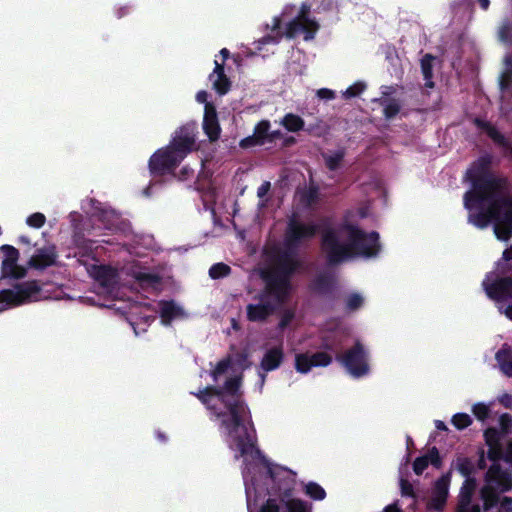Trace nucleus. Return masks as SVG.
<instances>
[{
    "instance_id": "f257e3e1",
    "label": "nucleus",
    "mask_w": 512,
    "mask_h": 512,
    "mask_svg": "<svg viewBox=\"0 0 512 512\" xmlns=\"http://www.w3.org/2000/svg\"><path fill=\"white\" fill-rule=\"evenodd\" d=\"M492 156H480L466 172L472 188L463 197L464 207L476 213H469L468 222L478 229H485L491 223L495 237L502 242L512 238V192L507 178L496 176L491 171Z\"/></svg>"
},
{
    "instance_id": "f03ea898",
    "label": "nucleus",
    "mask_w": 512,
    "mask_h": 512,
    "mask_svg": "<svg viewBox=\"0 0 512 512\" xmlns=\"http://www.w3.org/2000/svg\"><path fill=\"white\" fill-rule=\"evenodd\" d=\"M241 378H228L223 387L206 386L195 396L220 420L227 436L231 439V448H235L240 457L259 459L260 449L257 447L256 430L251 412L240 391Z\"/></svg>"
},
{
    "instance_id": "7ed1b4c3",
    "label": "nucleus",
    "mask_w": 512,
    "mask_h": 512,
    "mask_svg": "<svg viewBox=\"0 0 512 512\" xmlns=\"http://www.w3.org/2000/svg\"><path fill=\"white\" fill-rule=\"evenodd\" d=\"M379 233L365 232L354 224L340 229L326 227L321 232V249L329 266H336L355 257H376L381 245Z\"/></svg>"
},
{
    "instance_id": "20e7f679",
    "label": "nucleus",
    "mask_w": 512,
    "mask_h": 512,
    "mask_svg": "<svg viewBox=\"0 0 512 512\" xmlns=\"http://www.w3.org/2000/svg\"><path fill=\"white\" fill-rule=\"evenodd\" d=\"M482 287L489 299L497 303L511 302L498 309L512 321V245L503 251L495 270L486 274Z\"/></svg>"
},
{
    "instance_id": "39448f33",
    "label": "nucleus",
    "mask_w": 512,
    "mask_h": 512,
    "mask_svg": "<svg viewBox=\"0 0 512 512\" xmlns=\"http://www.w3.org/2000/svg\"><path fill=\"white\" fill-rule=\"evenodd\" d=\"M335 359L354 378H361L370 371L369 352L359 340L344 353H337Z\"/></svg>"
},
{
    "instance_id": "423d86ee",
    "label": "nucleus",
    "mask_w": 512,
    "mask_h": 512,
    "mask_svg": "<svg viewBox=\"0 0 512 512\" xmlns=\"http://www.w3.org/2000/svg\"><path fill=\"white\" fill-rule=\"evenodd\" d=\"M319 231V226L313 222H302L298 215L293 213L287 222L284 233V248L299 250L301 244L314 238Z\"/></svg>"
},
{
    "instance_id": "0eeeda50",
    "label": "nucleus",
    "mask_w": 512,
    "mask_h": 512,
    "mask_svg": "<svg viewBox=\"0 0 512 512\" xmlns=\"http://www.w3.org/2000/svg\"><path fill=\"white\" fill-rule=\"evenodd\" d=\"M268 474L272 480L269 493L278 497L280 502L292 498L296 486V473L279 465L269 466Z\"/></svg>"
},
{
    "instance_id": "6e6552de",
    "label": "nucleus",
    "mask_w": 512,
    "mask_h": 512,
    "mask_svg": "<svg viewBox=\"0 0 512 512\" xmlns=\"http://www.w3.org/2000/svg\"><path fill=\"white\" fill-rule=\"evenodd\" d=\"M264 280V289L256 294L254 299L268 300V298H272L276 307L285 304L291 293V281L272 273L265 275Z\"/></svg>"
},
{
    "instance_id": "1a4fd4ad",
    "label": "nucleus",
    "mask_w": 512,
    "mask_h": 512,
    "mask_svg": "<svg viewBox=\"0 0 512 512\" xmlns=\"http://www.w3.org/2000/svg\"><path fill=\"white\" fill-rule=\"evenodd\" d=\"M183 159L169 148L158 149L149 159L148 167L150 174L154 177H161L167 174H173Z\"/></svg>"
},
{
    "instance_id": "9d476101",
    "label": "nucleus",
    "mask_w": 512,
    "mask_h": 512,
    "mask_svg": "<svg viewBox=\"0 0 512 512\" xmlns=\"http://www.w3.org/2000/svg\"><path fill=\"white\" fill-rule=\"evenodd\" d=\"M308 13L309 7L303 5L299 15L287 24L285 31L287 38H294L298 34L303 33L304 40L309 41L314 39L320 26L315 20L308 17Z\"/></svg>"
},
{
    "instance_id": "9b49d317",
    "label": "nucleus",
    "mask_w": 512,
    "mask_h": 512,
    "mask_svg": "<svg viewBox=\"0 0 512 512\" xmlns=\"http://www.w3.org/2000/svg\"><path fill=\"white\" fill-rule=\"evenodd\" d=\"M197 126L195 123H187L179 127L168 144L169 148L184 158L194 150L196 145Z\"/></svg>"
},
{
    "instance_id": "f8f14e48",
    "label": "nucleus",
    "mask_w": 512,
    "mask_h": 512,
    "mask_svg": "<svg viewBox=\"0 0 512 512\" xmlns=\"http://www.w3.org/2000/svg\"><path fill=\"white\" fill-rule=\"evenodd\" d=\"M298 251L291 248H285L275 259V271L272 273L279 277H284L291 281V277L301 267L300 260L297 259Z\"/></svg>"
},
{
    "instance_id": "ddd939ff",
    "label": "nucleus",
    "mask_w": 512,
    "mask_h": 512,
    "mask_svg": "<svg viewBox=\"0 0 512 512\" xmlns=\"http://www.w3.org/2000/svg\"><path fill=\"white\" fill-rule=\"evenodd\" d=\"M4 253L2 261V275L4 277H11L14 279L23 278L26 275V269L17 265L19 259V251L11 245H3L1 247Z\"/></svg>"
},
{
    "instance_id": "4468645a",
    "label": "nucleus",
    "mask_w": 512,
    "mask_h": 512,
    "mask_svg": "<svg viewBox=\"0 0 512 512\" xmlns=\"http://www.w3.org/2000/svg\"><path fill=\"white\" fill-rule=\"evenodd\" d=\"M485 481V485H492L500 492H506L512 488L511 474L498 463H493L489 467L485 475Z\"/></svg>"
},
{
    "instance_id": "2eb2a0df",
    "label": "nucleus",
    "mask_w": 512,
    "mask_h": 512,
    "mask_svg": "<svg viewBox=\"0 0 512 512\" xmlns=\"http://www.w3.org/2000/svg\"><path fill=\"white\" fill-rule=\"evenodd\" d=\"M58 258L57 249L54 245L37 249L35 254L29 259V267L36 270H44L56 265Z\"/></svg>"
},
{
    "instance_id": "dca6fc26",
    "label": "nucleus",
    "mask_w": 512,
    "mask_h": 512,
    "mask_svg": "<svg viewBox=\"0 0 512 512\" xmlns=\"http://www.w3.org/2000/svg\"><path fill=\"white\" fill-rule=\"evenodd\" d=\"M474 124L477 128L486 132L488 137L498 146L504 149V155L512 159V144L506 139V137L498 131V129L486 120L476 118Z\"/></svg>"
},
{
    "instance_id": "f3484780",
    "label": "nucleus",
    "mask_w": 512,
    "mask_h": 512,
    "mask_svg": "<svg viewBox=\"0 0 512 512\" xmlns=\"http://www.w3.org/2000/svg\"><path fill=\"white\" fill-rule=\"evenodd\" d=\"M276 305L270 300H258L246 306V318L249 322H265L274 314Z\"/></svg>"
},
{
    "instance_id": "a211bd4d",
    "label": "nucleus",
    "mask_w": 512,
    "mask_h": 512,
    "mask_svg": "<svg viewBox=\"0 0 512 512\" xmlns=\"http://www.w3.org/2000/svg\"><path fill=\"white\" fill-rule=\"evenodd\" d=\"M203 130L211 142L220 138L221 127L218 121L216 107L213 103H206L204 107Z\"/></svg>"
},
{
    "instance_id": "6ab92c4d",
    "label": "nucleus",
    "mask_w": 512,
    "mask_h": 512,
    "mask_svg": "<svg viewBox=\"0 0 512 512\" xmlns=\"http://www.w3.org/2000/svg\"><path fill=\"white\" fill-rule=\"evenodd\" d=\"M337 279L331 272H321L317 274L309 284L311 292L318 295L332 294L336 288Z\"/></svg>"
},
{
    "instance_id": "aec40b11",
    "label": "nucleus",
    "mask_w": 512,
    "mask_h": 512,
    "mask_svg": "<svg viewBox=\"0 0 512 512\" xmlns=\"http://www.w3.org/2000/svg\"><path fill=\"white\" fill-rule=\"evenodd\" d=\"M451 473L448 472L438 478L434 485L433 497L431 505L434 509L440 510L443 508L448 497V490L450 484Z\"/></svg>"
},
{
    "instance_id": "412c9836",
    "label": "nucleus",
    "mask_w": 512,
    "mask_h": 512,
    "mask_svg": "<svg viewBox=\"0 0 512 512\" xmlns=\"http://www.w3.org/2000/svg\"><path fill=\"white\" fill-rule=\"evenodd\" d=\"M284 360V351L281 345L268 349L260 362V367L265 372H271L280 367Z\"/></svg>"
},
{
    "instance_id": "4be33fe9",
    "label": "nucleus",
    "mask_w": 512,
    "mask_h": 512,
    "mask_svg": "<svg viewBox=\"0 0 512 512\" xmlns=\"http://www.w3.org/2000/svg\"><path fill=\"white\" fill-rule=\"evenodd\" d=\"M280 124L288 131V132H299L302 130H305L309 134L313 133L314 131V125H309L307 128H305V122L304 120L297 114L294 113H287L284 115L282 120L280 121Z\"/></svg>"
},
{
    "instance_id": "5701e85b",
    "label": "nucleus",
    "mask_w": 512,
    "mask_h": 512,
    "mask_svg": "<svg viewBox=\"0 0 512 512\" xmlns=\"http://www.w3.org/2000/svg\"><path fill=\"white\" fill-rule=\"evenodd\" d=\"M19 303L36 298L41 291V287L36 280L25 281L15 286Z\"/></svg>"
},
{
    "instance_id": "b1692460",
    "label": "nucleus",
    "mask_w": 512,
    "mask_h": 512,
    "mask_svg": "<svg viewBox=\"0 0 512 512\" xmlns=\"http://www.w3.org/2000/svg\"><path fill=\"white\" fill-rule=\"evenodd\" d=\"M501 371L508 377H512V349L504 344L495 355Z\"/></svg>"
},
{
    "instance_id": "393cba45",
    "label": "nucleus",
    "mask_w": 512,
    "mask_h": 512,
    "mask_svg": "<svg viewBox=\"0 0 512 512\" xmlns=\"http://www.w3.org/2000/svg\"><path fill=\"white\" fill-rule=\"evenodd\" d=\"M116 271L110 266L100 265L95 271V280L104 288H110L116 283Z\"/></svg>"
},
{
    "instance_id": "a878e982",
    "label": "nucleus",
    "mask_w": 512,
    "mask_h": 512,
    "mask_svg": "<svg viewBox=\"0 0 512 512\" xmlns=\"http://www.w3.org/2000/svg\"><path fill=\"white\" fill-rule=\"evenodd\" d=\"M182 314V308L177 306L174 301H162L160 303V317L165 325L171 323L173 319Z\"/></svg>"
},
{
    "instance_id": "bb28decb",
    "label": "nucleus",
    "mask_w": 512,
    "mask_h": 512,
    "mask_svg": "<svg viewBox=\"0 0 512 512\" xmlns=\"http://www.w3.org/2000/svg\"><path fill=\"white\" fill-rule=\"evenodd\" d=\"M500 491L492 485H484L480 490L481 499L483 500L484 511H489L499 502Z\"/></svg>"
},
{
    "instance_id": "cd10ccee",
    "label": "nucleus",
    "mask_w": 512,
    "mask_h": 512,
    "mask_svg": "<svg viewBox=\"0 0 512 512\" xmlns=\"http://www.w3.org/2000/svg\"><path fill=\"white\" fill-rule=\"evenodd\" d=\"M435 57L432 54H426L421 59V71L425 80V87L433 88L435 83L433 82V61Z\"/></svg>"
},
{
    "instance_id": "c85d7f7f",
    "label": "nucleus",
    "mask_w": 512,
    "mask_h": 512,
    "mask_svg": "<svg viewBox=\"0 0 512 512\" xmlns=\"http://www.w3.org/2000/svg\"><path fill=\"white\" fill-rule=\"evenodd\" d=\"M477 483L476 479L468 477L465 479L461 490H460V504L462 506H468L471 504L472 496L475 492Z\"/></svg>"
},
{
    "instance_id": "c756f323",
    "label": "nucleus",
    "mask_w": 512,
    "mask_h": 512,
    "mask_svg": "<svg viewBox=\"0 0 512 512\" xmlns=\"http://www.w3.org/2000/svg\"><path fill=\"white\" fill-rule=\"evenodd\" d=\"M320 348L325 352H336L339 353L342 348V341L333 334H325L320 338Z\"/></svg>"
},
{
    "instance_id": "7c9ffc66",
    "label": "nucleus",
    "mask_w": 512,
    "mask_h": 512,
    "mask_svg": "<svg viewBox=\"0 0 512 512\" xmlns=\"http://www.w3.org/2000/svg\"><path fill=\"white\" fill-rule=\"evenodd\" d=\"M345 149H338L331 155H325L323 154V158L325 161V166L330 171H336L340 168L341 162L343 161L345 157Z\"/></svg>"
},
{
    "instance_id": "2f4dec72",
    "label": "nucleus",
    "mask_w": 512,
    "mask_h": 512,
    "mask_svg": "<svg viewBox=\"0 0 512 512\" xmlns=\"http://www.w3.org/2000/svg\"><path fill=\"white\" fill-rule=\"evenodd\" d=\"M319 199V186L312 180L307 189L301 195V202L310 207L317 203Z\"/></svg>"
},
{
    "instance_id": "473e14b6",
    "label": "nucleus",
    "mask_w": 512,
    "mask_h": 512,
    "mask_svg": "<svg viewBox=\"0 0 512 512\" xmlns=\"http://www.w3.org/2000/svg\"><path fill=\"white\" fill-rule=\"evenodd\" d=\"M380 103L384 106L383 115L387 120L395 118L401 110L400 104L394 98L380 99Z\"/></svg>"
},
{
    "instance_id": "72a5a7b5",
    "label": "nucleus",
    "mask_w": 512,
    "mask_h": 512,
    "mask_svg": "<svg viewBox=\"0 0 512 512\" xmlns=\"http://www.w3.org/2000/svg\"><path fill=\"white\" fill-rule=\"evenodd\" d=\"M211 81L213 82V89L220 96L226 95L232 86V82L226 74L216 75Z\"/></svg>"
},
{
    "instance_id": "f704fd0d",
    "label": "nucleus",
    "mask_w": 512,
    "mask_h": 512,
    "mask_svg": "<svg viewBox=\"0 0 512 512\" xmlns=\"http://www.w3.org/2000/svg\"><path fill=\"white\" fill-rule=\"evenodd\" d=\"M305 494L313 500L321 501L326 497V491L316 482H308L304 487Z\"/></svg>"
},
{
    "instance_id": "c9c22d12",
    "label": "nucleus",
    "mask_w": 512,
    "mask_h": 512,
    "mask_svg": "<svg viewBox=\"0 0 512 512\" xmlns=\"http://www.w3.org/2000/svg\"><path fill=\"white\" fill-rule=\"evenodd\" d=\"M311 357L308 353H299L295 356V369L297 372L306 374L312 368Z\"/></svg>"
},
{
    "instance_id": "e433bc0d",
    "label": "nucleus",
    "mask_w": 512,
    "mask_h": 512,
    "mask_svg": "<svg viewBox=\"0 0 512 512\" xmlns=\"http://www.w3.org/2000/svg\"><path fill=\"white\" fill-rule=\"evenodd\" d=\"M231 267L223 262L213 264L209 269V276L212 279H220L230 275Z\"/></svg>"
},
{
    "instance_id": "4c0bfd02",
    "label": "nucleus",
    "mask_w": 512,
    "mask_h": 512,
    "mask_svg": "<svg viewBox=\"0 0 512 512\" xmlns=\"http://www.w3.org/2000/svg\"><path fill=\"white\" fill-rule=\"evenodd\" d=\"M283 503L285 504L287 512H311L308 504L301 499L291 498Z\"/></svg>"
},
{
    "instance_id": "58836bf2",
    "label": "nucleus",
    "mask_w": 512,
    "mask_h": 512,
    "mask_svg": "<svg viewBox=\"0 0 512 512\" xmlns=\"http://www.w3.org/2000/svg\"><path fill=\"white\" fill-rule=\"evenodd\" d=\"M313 367H327L332 363V356L325 352L320 351L310 355Z\"/></svg>"
},
{
    "instance_id": "ea45409f",
    "label": "nucleus",
    "mask_w": 512,
    "mask_h": 512,
    "mask_svg": "<svg viewBox=\"0 0 512 512\" xmlns=\"http://www.w3.org/2000/svg\"><path fill=\"white\" fill-rule=\"evenodd\" d=\"M270 130V122L268 120H261L258 122L254 128V134L260 143H265L268 138V133Z\"/></svg>"
},
{
    "instance_id": "a19ab883",
    "label": "nucleus",
    "mask_w": 512,
    "mask_h": 512,
    "mask_svg": "<svg viewBox=\"0 0 512 512\" xmlns=\"http://www.w3.org/2000/svg\"><path fill=\"white\" fill-rule=\"evenodd\" d=\"M364 298L359 293H351L345 300L346 309L348 311H356L363 306Z\"/></svg>"
},
{
    "instance_id": "79ce46f5",
    "label": "nucleus",
    "mask_w": 512,
    "mask_h": 512,
    "mask_svg": "<svg viewBox=\"0 0 512 512\" xmlns=\"http://www.w3.org/2000/svg\"><path fill=\"white\" fill-rule=\"evenodd\" d=\"M457 470L464 477H470L474 470L472 461L468 457H459L457 459Z\"/></svg>"
},
{
    "instance_id": "37998d69",
    "label": "nucleus",
    "mask_w": 512,
    "mask_h": 512,
    "mask_svg": "<svg viewBox=\"0 0 512 512\" xmlns=\"http://www.w3.org/2000/svg\"><path fill=\"white\" fill-rule=\"evenodd\" d=\"M0 303L6 305H19L16 289H4L0 291Z\"/></svg>"
},
{
    "instance_id": "c03bdc74",
    "label": "nucleus",
    "mask_w": 512,
    "mask_h": 512,
    "mask_svg": "<svg viewBox=\"0 0 512 512\" xmlns=\"http://www.w3.org/2000/svg\"><path fill=\"white\" fill-rule=\"evenodd\" d=\"M451 422L458 430H463L471 425L472 419L466 413H457L453 415Z\"/></svg>"
},
{
    "instance_id": "a18cd8bd",
    "label": "nucleus",
    "mask_w": 512,
    "mask_h": 512,
    "mask_svg": "<svg viewBox=\"0 0 512 512\" xmlns=\"http://www.w3.org/2000/svg\"><path fill=\"white\" fill-rule=\"evenodd\" d=\"M425 456L428 457V463L436 469H440L442 467L443 461L437 447L433 446L430 448Z\"/></svg>"
},
{
    "instance_id": "49530a36",
    "label": "nucleus",
    "mask_w": 512,
    "mask_h": 512,
    "mask_svg": "<svg viewBox=\"0 0 512 512\" xmlns=\"http://www.w3.org/2000/svg\"><path fill=\"white\" fill-rule=\"evenodd\" d=\"M425 456L428 457V463L436 469H440L442 467L443 461L437 447L433 446L430 448Z\"/></svg>"
},
{
    "instance_id": "de8ad7c7",
    "label": "nucleus",
    "mask_w": 512,
    "mask_h": 512,
    "mask_svg": "<svg viewBox=\"0 0 512 512\" xmlns=\"http://www.w3.org/2000/svg\"><path fill=\"white\" fill-rule=\"evenodd\" d=\"M366 89V85L363 82H356L349 86L343 93L344 98L351 99L359 96Z\"/></svg>"
},
{
    "instance_id": "09e8293b",
    "label": "nucleus",
    "mask_w": 512,
    "mask_h": 512,
    "mask_svg": "<svg viewBox=\"0 0 512 512\" xmlns=\"http://www.w3.org/2000/svg\"><path fill=\"white\" fill-rule=\"evenodd\" d=\"M231 366V361L229 358H225L220 360L215 368L211 372V376L216 381L218 376L224 374Z\"/></svg>"
},
{
    "instance_id": "8fccbe9b",
    "label": "nucleus",
    "mask_w": 512,
    "mask_h": 512,
    "mask_svg": "<svg viewBox=\"0 0 512 512\" xmlns=\"http://www.w3.org/2000/svg\"><path fill=\"white\" fill-rule=\"evenodd\" d=\"M45 221H46L45 215L40 213V212H36V213L31 214L27 218L26 223L30 227L39 229V228H41L45 224Z\"/></svg>"
},
{
    "instance_id": "3c124183",
    "label": "nucleus",
    "mask_w": 512,
    "mask_h": 512,
    "mask_svg": "<svg viewBox=\"0 0 512 512\" xmlns=\"http://www.w3.org/2000/svg\"><path fill=\"white\" fill-rule=\"evenodd\" d=\"M136 279L141 283L150 285L158 284L161 282V277L154 273L140 272L137 274Z\"/></svg>"
},
{
    "instance_id": "603ef678",
    "label": "nucleus",
    "mask_w": 512,
    "mask_h": 512,
    "mask_svg": "<svg viewBox=\"0 0 512 512\" xmlns=\"http://www.w3.org/2000/svg\"><path fill=\"white\" fill-rule=\"evenodd\" d=\"M428 465V457L425 455L419 456L413 462V471L416 475H422Z\"/></svg>"
},
{
    "instance_id": "864d4df0",
    "label": "nucleus",
    "mask_w": 512,
    "mask_h": 512,
    "mask_svg": "<svg viewBox=\"0 0 512 512\" xmlns=\"http://www.w3.org/2000/svg\"><path fill=\"white\" fill-rule=\"evenodd\" d=\"M473 413L478 420L484 421L489 416V408L483 403H477L473 406Z\"/></svg>"
},
{
    "instance_id": "5fc2aeb1",
    "label": "nucleus",
    "mask_w": 512,
    "mask_h": 512,
    "mask_svg": "<svg viewBox=\"0 0 512 512\" xmlns=\"http://www.w3.org/2000/svg\"><path fill=\"white\" fill-rule=\"evenodd\" d=\"M486 443L489 447L498 446L499 436L496 429L489 428L484 433Z\"/></svg>"
},
{
    "instance_id": "6e6d98bb",
    "label": "nucleus",
    "mask_w": 512,
    "mask_h": 512,
    "mask_svg": "<svg viewBox=\"0 0 512 512\" xmlns=\"http://www.w3.org/2000/svg\"><path fill=\"white\" fill-rule=\"evenodd\" d=\"M400 489L402 496L411 498L416 497L413 485L407 479L400 480Z\"/></svg>"
},
{
    "instance_id": "4d7b16f0",
    "label": "nucleus",
    "mask_w": 512,
    "mask_h": 512,
    "mask_svg": "<svg viewBox=\"0 0 512 512\" xmlns=\"http://www.w3.org/2000/svg\"><path fill=\"white\" fill-rule=\"evenodd\" d=\"M499 85L502 91H507L512 87V71L507 70L502 73Z\"/></svg>"
},
{
    "instance_id": "13d9d810",
    "label": "nucleus",
    "mask_w": 512,
    "mask_h": 512,
    "mask_svg": "<svg viewBox=\"0 0 512 512\" xmlns=\"http://www.w3.org/2000/svg\"><path fill=\"white\" fill-rule=\"evenodd\" d=\"M239 145H240L241 148L247 149V148H250V147H253V146H256V145H263V143H260L258 138L255 135H252V136H248V137L243 138L240 141Z\"/></svg>"
},
{
    "instance_id": "bf43d9fd",
    "label": "nucleus",
    "mask_w": 512,
    "mask_h": 512,
    "mask_svg": "<svg viewBox=\"0 0 512 512\" xmlns=\"http://www.w3.org/2000/svg\"><path fill=\"white\" fill-rule=\"evenodd\" d=\"M293 318H294V312L291 310H286L278 323L279 329H281V330L285 329L291 323Z\"/></svg>"
},
{
    "instance_id": "052dcab7",
    "label": "nucleus",
    "mask_w": 512,
    "mask_h": 512,
    "mask_svg": "<svg viewBox=\"0 0 512 512\" xmlns=\"http://www.w3.org/2000/svg\"><path fill=\"white\" fill-rule=\"evenodd\" d=\"M260 512H279V506L275 498H269L262 506Z\"/></svg>"
},
{
    "instance_id": "680f3d73",
    "label": "nucleus",
    "mask_w": 512,
    "mask_h": 512,
    "mask_svg": "<svg viewBox=\"0 0 512 512\" xmlns=\"http://www.w3.org/2000/svg\"><path fill=\"white\" fill-rule=\"evenodd\" d=\"M499 512H512V498L511 497H503L501 500L499 499Z\"/></svg>"
},
{
    "instance_id": "e2e57ef3",
    "label": "nucleus",
    "mask_w": 512,
    "mask_h": 512,
    "mask_svg": "<svg viewBox=\"0 0 512 512\" xmlns=\"http://www.w3.org/2000/svg\"><path fill=\"white\" fill-rule=\"evenodd\" d=\"M317 96L323 100H332L335 98V92L328 88H321L317 90Z\"/></svg>"
},
{
    "instance_id": "0e129e2a",
    "label": "nucleus",
    "mask_w": 512,
    "mask_h": 512,
    "mask_svg": "<svg viewBox=\"0 0 512 512\" xmlns=\"http://www.w3.org/2000/svg\"><path fill=\"white\" fill-rule=\"evenodd\" d=\"M500 38L503 41H511L512 40V29L509 25H505L500 29Z\"/></svg>"
},
{
    "instance_id": "69168bd1",
    "label": "nucleus",
    "mask_w": 512,
    "mask_h": 512,
    "mask_svg": "<svg viewBox=\"0 0 512 512\" xmlns=\"http://www.w3.org/2000/svg\"><path fill=\"white\" fill-rule=\"evenodd\" d=\"M488 458L492 461H497L501 458V450L499 445L498 446H492L488 450Z\"/></svg>"
},
{
    "instance_id": "338daca9",
    "label": "nucleus",
    "mask_w": 512,
    "mask_h": 512,
    "mask_svg": "<svg viewBox=\"0 0 512 512\" xmlns=\"http://www.w3.org/2000/svg\"><path fill=\"white\" fill-rule=\"evenodd\" d=\"M214 64H215L214 70L209 75V79L210 80H212L214 78V76H216V75L226 74L225 73V68H224V62L223 63H219L217 60H215Z\"/></svg>"
},
{
    "instance_id": "774afa93",
    "label": "nucleus",
    "mask_w": 512,
    "mask_h": 512,
    "mask_svg": "<svg viewBox=\"0 0 512 512\" xmlns=\"http://www.w3.org/2000/svg\"><path fill=\"white\" fill-rule=\"evenodd\" d=\"M458 512H481L480 506L478 504L462 506L460 504Z\"/></svg>"
}]
</instances>
